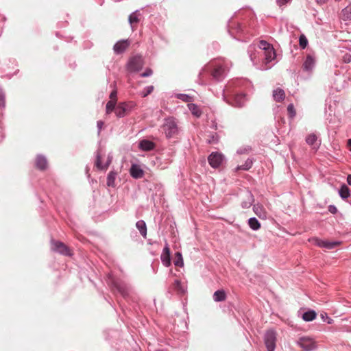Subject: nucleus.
Segmentation results:
<instances>
[{"label": "nucleus", "mask_w": 351, "mask_h": 351, "mask_svg": "<svg viewBox=\"0 0 351 351\" xmlns=\"http://www.w3.org/2000/svg\"><path fill=\"white\" fill-rule=\"evenodd\" d=\"M136 226L140 231L141 235L145 238L147 235V226L145 222L143 220L138 221L136 223Z\"/></svg>", "instance_id": "22"}, {"label": "nucleus", "mask_w": 351, "mask_h": 351, "mask_svg": "<svg viewBox=\"0 0 351 351\" xmlns=\"http://www.w3.org/2000/svg\"><path fill=\"white\" fill-rule=\"evenodd\" d=\"M104 125V122L101 121H99L97 122V127L99 128V130H100Z\"/></svg>", "instance_id": "45"}, {"label": "nucleus", "mask_w": 351, "mask_h": 351, "mask_svg": "<svg viewBox=\"0 0 351 351\" xmlns=\"http://www.w3.org/2000/svg\"><path fill=\"white\" fill-rule=\"evenodd\" d=\"M324 316H326V315H324L323 314H322V319H324Z\"/></svg>", "instance_id": "53"}, {"label": "nucleus", "mask_w": 351, "mask_h": 351, "mask_svg": "<svg viewBox=\"0 0 351 351\" xmlns=\"http://www.w3.org/2000/svg\"><path fill=\"white\" fill-rule=\"evenodd\" d=\"M306 142L308 145L313 147V149L317 150L320 145L318 142L317 136L315 134H310L306 138Z\"/></svg>", "instance_id": "12"}, {"label": "nucleus", "mask_w": 351, "mask_h": 351, "mask_svg": "<svg viewBox=\"0 0 351 351\" xmlns=\"http://www.w3.org/2000/svg\"><path fill=\"white\" fill-rule=\"evenodd\" d=\"M287 112L291 117H293L295 116L296 112H295L294 106L292 104H291L288 106Z\"/></svg>", "instance_id": "37"}, {"label": "nucleus", "mask_w": 351, "mask_h": 351, "mask_svg": "<svg viewBox=\"0 0 351 351\" xmlns=\"http://www.w3.org/2000/svg\"><path fill=\"white\" fill-rule=\"evenodd\" d=\"M140 16L141 14L138 11L132 13L129 16V23L131 25L132 29H134L135 25H136L140 21Z\"/></svg>", "instance_id": "17"}, {"label": "nucleus", "mask_w": 351, "mask_h": 351, "mask_svg": "<svg viewBox=\"0 0 351 351\" xmlns=\"http://www.w3.org/2000/svg\"><path fill=\"white\" fill-rule=\"evenodd\" d=\"M314 64V58L311 55H308L303 64V69L306 71H311L313 69Z\"/></svg>", "instance_id": "15"}, {"label": "nucleus", "mask_w": 351, "mask_h": 351, "mask_svg": "<svg viewBox=\"0 0 351 351\" xmlns=\"http://www.w3.org/2000/svg\"><path fill=\"white\" fill-rule=\"evenodd\" d=\"M309 241L313 242L315 245L319 247H324L326 249H333L341 244V242L339 241H323L317 237L309 239Z\"/></svg>", "instance_id": "7"}, {"label": "nucleus", "mask_w": 351, "mask_h": 351, "mask_svg": "<svg viewBox=\"0 0 351 351\" xmlns=\"http://www.w3.org/2000/svg\"><path fill=\"white\" fill-rule=\"evenodd\" d=\"M325 315H326V319H328V323L331 324L332 321V319L328 317L326 313H325Z\"/></svg>", "instance_id": "48"}, {"label": "nucleus", "mask_w": 351, "mask_h": 351, "mask_svg": "<svg viewBox=\"0 0 351 351\" xmlns=\"http://www.w3.org/2000/svg\"><path fill=\"white\" fill-rule=\"evenodd\" d=\"M130 42L128 40H121L118 41L113 47L115 53L121 54L123 53L130 46Z\"/></svg>", "instance_id": "9"}, {"label": "nucleus", "mask_w": 351, "mask_h": 351, "mask_svg": "<svg viewBox=\"0 0 351 351\" xmlns=\"http://www.w3.org/2000/svg\"><path fill=\"white\" fill-rule=\"evenodd\" d=\"M35 165L37 169L45 170L48 167L47 160L43 156L38 155L35 159Z\"/></svg>", "instance_id": "10"}, {"label": "nucleus", "mask_w": 351, "mask_h": 351, "mask_svg": "<svg viewBox=\"0 0 351 351\" xmlns=\"http://www.w3.org/2000/svg\"><path fill=\"white\" fill-rule=\"evenodd\" d=\"M162 129L167 138H171L178 134V128L177 123L173 118H169L165 120L162 125Z\"/></svg>", "instance_id": "2"}, {"label": "nucleus", "mask_w": 351, "mask_h": 351, "mask_svg": "<svg viewBox=\"0 0 351 351\" xmlns=\"http://www.w3.org/2000/svg\"><path fill=\"white\" fill-rule=\"evenodd\" d=\"M265 60L267 62H271L276 58V53L274 49L272 47L265 51Z\"/></svg>", "instance_id": "24"}, {"label": "nucleus", "mask_w": 351, "mask_h": 351, "mask_svg": "<svg viewBox=\"0 0 351 351\" xmlns=\"http://www.w3.org/2000/svg\"><path fill=\"white\" fill-rule=\"evenodd\" d=\"M273 97L276 102H281L285 98V93L282 89L278 88L274 90Z\"/></svg>", "instance_id": "16"}, {"label": "nucleus", "mask_w": 351, "mask_h": 351, "mask_svg": "<svg viewBox=\"0 0 351 351\" xmlns=\"http://www.w3.org/2000/svg\"><path fill=\"white\" fill-rule=\"evenodd\" d=\"M317 314L314 311H308L302 315V318L306 322L313 321L316 318Z\"/></svg>", "instance_id": "25"}, {"label": "nucleus", "mask_w": 351, "mask_h": 351, "mask_svg": "<svg viewBox=\"0 0 351 351\" xmlns=\"http://www.w3.org/2000/svg\"><path fill=\"white\" fill-rule=\"evenodd\" d=\"M110 100H115L117 101V91L113 90L110 95Z\"/></svg>", "instance_id": "42"}, {"label": "nucleus", "mask_w": 351, "mask_h": 351, "mask_svg": "<svg viewBox=\"0 0 351 351\" xmlns=\"http://www.w3.org/2000/svg\"><path fill=\"white\" fill-rule=\"evenodd\" d=\"M303 351H311L316 348V342L309 337H302L297 341Z\"/></svg>", "instance_id": "6"}, {"label": "nucleus", "mask_w": 351, "mask_h": 351, "mask_svg": "<svg viewBox=\"0 0 351 351\" xmlns=\"http://www.w3.org/2000/svg\"><path fill=\"white\" fill-rule=\"evenodd\" d=\"M248 225L254 230H257L261 228V223L255 217H252L248 220Z\"/></svg>", "instance_id": "26"}, {"label": "nucleus", "mask_w": 351, "mask_h": 351, "mask_svg": "<svg viewBox=\"0 0 351 351\" xmlns=\"http://www.w3.org/2000/svg\"><path fill=\"white\" fill-rule=\"evenodd\" d=\"M347 182H348V184H350L351 186V175H348V176L347 178Z\"/></svg>", "instance_id": "46"}, {"label": "nucleus", "mask_w": 351, "mask_h": 351, "mask_svg": "<svg viewBox=\"0 0 351 351\" xmlns=\"http://www.w3.org/2000/svg\"><path fill=\"white\" fill-rule=\"evenodd\" d=\"M154 86H149L146 87L141 93V96L143 97H147L148 95L151 94L152 91L154 90Z\"/></svg>", "instance_id": "34"}, {"label": "nucleus", "mask_w": 351, "mask_h": 351, "mask_svg": "<svg viewBox=\"0 0 351 351\" xmlns=\"http://www.w3.org/2000/svg\"><path fill=\"white\" fill-rule=\"evenodd\" d=\"M154 146V143L148 140H143L139 143V147L144 151L152 150Z\"/></svg>", "instance_id": "18"}, {"label": "nucleus", "mask_w": 351, "mask_h": 351, "mask_svg": "<svg viewBox=\"0 0 351 351\" xmlns=\"http://www.w3.org/2000/svg\"><path fill=\"white\" fill-rule=\"evenodd\" d=\"M290 0H277V2H278V4L281 6V5H283L285 4H286L287 3H288Z\"/></svg>", "instance_id": "44"}, {"label": "nucleus", "mask_w": 351, "mask_h": 351, "mask_svg": "<svg viewBox=\"0 0 351 351\" xmlns=\"http://www.w3.org/2000/svg\"><path fill=\"white\" fill-rule=\"evenodd\" d=\"M112 162V156L99 149L97 152L95 166L99 170H106Z\"/></svg>", "instance_id": "1"}, {"label": "nucleus", "mask_w": 351, "mask_h": 351, "mask_svg": "<svg viewBox=\"0 0 351 351\" xmlns=\"http://www.w3.org/2000/svg\"><path fill=\"white\" fill-rule=\"evenodd\" d=\"M225 73V69L221 65L214 66L211 71V75L216 80H220L223 77Z\"/></svg>", "instance_id": "13"}, {"label": "nucleus", "mask_w": 351, "mask_h": 351, "mask_svg": "<svg viewBox=\"0 0 351 351\" xmlns=\"http://www.w3.org/2000/svg\"><path fill=\"white\" fill-rule=\"evenodd\" d=\"M116 173L113 171H110L107 177V185L108 186H114Z\"/></svg>", "instance_id": "29"}, {"label": "nucleus", "mask_w": 351, "mask_h": 351, "mask_svg": "<svg viewBox=\"0 0 351 351\" xmlns=\"http://www.w3.org/2000/svg\"><path fill=\"white\" fill-rule=\"evenodd\" d=\"M277 340V334L273 330H267L264 337V341L267 351H274Z\"/></svg>", "instance_id": "3"}, {"label": "nucleus", "mask_w": 351, "mask_h": 351, "mask_svg": "<svg viewBox=\"0 0 351 351\" xmlns=\"http://www.w3.org/2000/svg\"><path fill=\"white\" fill-rule=\"evenodd\" d=\"M213 299L215 302H222L226 299V293L224 290H217L213 294Z\"/></svg>", "instance_id": "21"}, {"label": "nucleus", "mask_w": 351, "mask_h": 351, "mask_svg": "<svg viewBox=\"0 0 351 351\" xmlns=\"http://www.w3.org/2000/svg\"><path fill=\"white\" fill-rule=\"evenodd\" d=\"M253 201L254 199L251 193L247 191V201L244 202V205H243V206H250Z\"/></svg>", "instance_id": "38"}, {"label": "nucleus", "mask_w": 351, "mask_h": 351, "mask_svg": "<svg viewBox=\"0 0 351 351\" xmlns=\"http://www.w3.org/2000/svg\"><path fill=\"white\" fill-rule=\"evenodd\" d=\"M174 288L180 293H185V290L182 287V285H181V282L178 280H176L174 282Z\"/></svg>", "instance_id": "33"}, {"label": "nucleus", "mask_w": 351, "mask_h": 351, "mask_svg": "<svg viewBox=\"0 0 351 351\" xmlns=\"http://www.w3.org/2000/svg\"><path fill=\"white\" fill-rule=\"evenodd\" d=\"M328 210L331 213H333V214L336 213L337 211V208L334 206H330L328 208Z\"/></svg>", "instance_id": "43"}, {"label": "nucleus", "mask_w": 351, "mask_h": 351, "mask_svg": "<svg viewBox=\"0 0 351 351\" xmlns=\"http://www.w3.org/2000/svg\"><path fill=\"white\" fill-rule=\"evenodd\" d=\"M178 97L184 101H191V97L185 94H179Z\"/></svg>", "instance_id": "39"}, {"label": "nucleus", "mask_w": 351, "mask_h": 351, "mask_svg": "<svg viewBox=\"0 0 351 351\" xmlns=\"http://www.w3.org/2000/svg\"><path fill=\"white\" fill-rule=\"evenodd\" d=\"M252 164H253L252 160L250 159V158H247L245 160V164L243 165V170H248V169H250L252 167Z\"/></svg>", "instance_id": "35"}, {"label": "nucleus", "mask_w": 351, "mask_h": 351, "mask_svg": "<svg viewBox=\"0 0 351 351\" xmlns=\"http://www.w3.org/2000/svg\"><path fill=\"white\" fill-rule=\"evenodd\" d=\"M126 104L125 103L119 104L115 108V114L119 117H124L127 110Z\"/></svg>", "instance_id": "20"}, {"label": "nucleus", "mask_w": 351, "mask_h": 351, "mask_svg": "<svg viewBox=\"0 0 351 351\" xmlns=\"http://www.w3.org/2000/svg\"><path fill=\"white\" fill-rule=\"evenodd\" d=\"M51 250L64 256H71V250L64 243L56 240H51Z\"/></svg>", "instance_id": "4"}, {"label": "nucleus", "mask_w": 351, "mask_h": 351, "mask_svg": "<svg viewBox=\"0 0 351 351\" xmlns=\"http://www.w3.org/2000/svg\"><path fill=\"white\" fill-rule=\"evenodd\" d=\"M350 58H346V59L345 58V62H350Z\"/></svg>", "instance_id": "51"}, {"label": "nucleus", "mask_w": 351, "mask_h": 351, "mask_svg": "<svg viewBox=\"0 0 351 351\" xmlns=\"http://www.w3.org/2000/svg\"><path fill=\"white\" fill-rule=\"evenodd\" d=\"M161 260L163 265L166 267H169L171 265L170 258V250L168 245H166L163 250V253L161 256Z\"/></svg>", "instance_id": "14"}, {"label": "nucleus", "mask_w": 351, "mask_h": 351, "mask_svg": "<svg viewBox=\"0 0 351 351\" xmlns=\"http://www.w3.org/2000/svg\"><path fill=\"white\" fill-rule=\"evenodd\" d=\"M174 265L177 267H183L184 266V261L182 258V254L179 252H176L175 254V258H174Z\"/></svg>", "instance_id": "27"}, {"label": "nucleus", "mask_w": 351, "mask_h": 351, "mask_svg": "<svg viewBox=\"0 0 351 351\" xmlns=\"http://www.w3.org/2000/svg\"><path fill=\"white\" fill-rule=\"evenodd\" d=\"M339 195L343 199H346L350 196V189L346 184L341 186L339 190Z\"/></svg>", "instance_id": "28"}, {"label": "nucleus", "mask_w": 351, "mask_h": 351, "mask_svg": "<svg viewBox=\"0 0 351 351\" xmlns=\"http://www.w3.org/2000/svg\"><path fill=\"white\" fill-rule=\"evenodd\" d=\"M153 73V71L151 69H147L145 70V72H143V73H141V76L145 77H148V76H150Z\"/></svg>", "instance_id": "40"}, {"label": "nucleus", "mask_w": 351, "mask_h": 351, "mask_svg": "<svg viewBox=\"0 0 351 351\" xmlns=\"http://www.w3.org/2000/svg\"><path fill=\"white\" fill-rule=\"evenodd\" d=\"M247 177H248V176H247V175H246V176L243 175V176H242V178H247Z\"/></svg>", "instance_id": "52"}, {"label": "nucleus", "mask_w": 351, "mask_h": 351, "mask_svg": "<svg viewBox=\"0 0 351 351\" xmlns=\"http://www.w3.org/2000/svg\"><path fill=\"white\" fill-rule=\"evenodd\" d=\"M130 171L131 176L136 179L141 178L144 175L143 170L138 165H132Z\"/></svg>", "instance_id": "11"}, {"label": "nucleus", "mask_w": 351, "mask_h": 351, "mask_svg": "<svg viewBox=\"0 0 351 351\" xmlns=\"http://www.w3.org/2000/svg\"><path fill=\"white\" fill-rule=\"evenodd\" d=\"M299 43H300V46L302 48V49H304L306 47L307 45H308V40H307V38H306V36L304 35H301L300 36V38H299Z\"/></svg>", "instance_id": "32"}, {"label": "nucleus", "mask_w": 351, "mask_h": 351, "mask_svg": "<svg viewBox=\"0 0 351 351\" xmlns=\"http://www.w3.org/2000/svg\"><path fill=\"white\" fill-rule=\"evenodd\" d=\"M247 82H249V80H247V79H243V81H242V83H243V86L247 83Z\"/></svg>", "instance_id": "49"}, {"label": "nucleus", "mask_w": 351, "mask_h": 351, "mask_svg": "<svg viewBox=\"0 0 351 351\" xmlns=\"http://www.w3.org/2000/svg\"><path fill=\"white\" fill-rule=\"evenodd\" d=\"M259 47H260V48L263 49L264 51H265L266 49H269V48L272 47V46L270 44H269L267 42H266L265 40L260 41Z\"/></svg>", "instance_id": "36"}, {"label": "nucleus", "mask_w": 351, "mask_h": 351, "mask_svg": "<svg viewBox=\"0 0 351 351\" xmlns=\"http://www.w3.org/2000/svg\"><path fill=\"white\" fill-rule=\"evenodd\" d=\"M5 97L3 93L0 90V106H5Z\"/></svg>", "instance_id": "41"}, {"label": "nucleus", "mask_w": 351, "mask_h": 351, "mask_svg": "<svg viewBox=\"0 0 351 351\" xmlns=\"http://www.w3.org/2000/svg\"><path fill=\"white\" fill-rule=\"evenodd\" d=\"M188 107L191 113L196 117H199L202 115V110L197 105L194 104H189Z\"/></svg>", "instance_id": "23"}, {"label": "nucleus", "mask_w": 351, "mask_h": 351, "mask_svg": "<svg viewBox=\"0 0 351 351\" xmlns=\"http://www.w3.org/2000/svg\"><path fill=\"white\" fill-rule=\"evenodd\" d=\"M348 146L349 147L350 151H351V139L348 140Z\"/></svg>", "instance_id": "47"}, {"label": "nucleus", "mask_w": 351, "mask_h": 351, "mask_svg": "<svg viewBox=\"0 0 351 351\" xmlns=\"http://www.w3.org/2000/svg\"><path fill=\"white\" fill-rule=\"evenodd\" d=\"M115 104H116L115 100H110L107 103V104H106V112L108 114L110 113L113 110L115 111V108H116Z\"/></svg>", "instance_id": "30"}, {"label": "nucleus", "mask_w": 351, "mask_h": 351, "mask_svg": "<svg viewBox=\"0 0 351 351\" xmlns=\"http://www.w3.org/2000/svg\"><path fill=\"white\" fill-rule=\"evenodd\" d=\"M210 165L213 168H217L223 161V156L217 152H213L208 158Z\"/></svg>", "instance_id": "8"}, {"label": "nucleus", "mask_w": 351, "mask_h": 351, "mask_svg": "<svg viewBox=\"0 0 351 351\" xmlns=\"http://www.w3.org/2000/svg\"><path fill=\"white\" fill-rule=\"evenodd\" d=\"M350 58H346V59L345 58V62H350Z\"/></svg>", "instance_id": "50"}, {"label": "nucleus", "mask_w": 351, "mask_h": 351, "mask_svg": "<svg viewBox=\"0 0 351 351\" xmlns=\"http://www.w3.org/2000/svg\"><path fill=\"white\" fill-rule=\"evenodd\" d=\"M253 209H254V213L258 217H260L261 219L266 218V213H265V209L262 205L256 204L254 206Z\"/></svg>", "instance_id": "19"}, {"label": "nucleus", "mask_w": 351, "mask_h": 351, "mask_svg": "<svg viewBox=\"0 0 351 351\" xmlns=\"http://www.w3.org/2000/svg\"><path fill=\"white\" fill-rule=\"evenodd\" d=\"M144 64L141 56H135L131 58L128 63V69L131 72H138L143 68Z\"/></svg>", "instance_id": "5"}, {"label": "nucleus", "mask_w": 351, "mask_h": 351, "mask_svg": "<svg viewBox=\"0 0 351 351\" xmlns=\"http://www.w3.org/2000/svg\"><path fill=\"white\" fill-rule=\"evenodd\" d=\"M342 12L345 20L351 19V5L346 8Z\"/></svg>", "instance_id": "31"}]
</instances>
